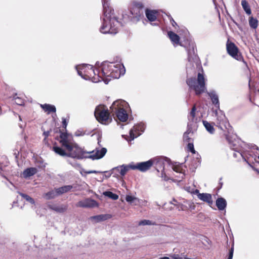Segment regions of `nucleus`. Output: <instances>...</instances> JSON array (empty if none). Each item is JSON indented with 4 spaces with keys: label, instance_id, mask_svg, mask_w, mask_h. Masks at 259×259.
I'll list each match as a JSON object with an SVG mask.
<instances>
[{
    "label": "nucleus",
    "instance_id": "obj_2",
    "mask_svg": "<svg viewBox=\"0 0 259 259\" xmlns=\"http://www.w3.org/2000/svg\"><path fill=\"white\" fill-rule=\"evenodd\" d=\"M97 77L93 78V82H98L101 80L107 84L111 78H118L124 74L125 70L123 64L118 62H103L96 69Z\"/></svg>",
    "mask_w": 259,
    "mask_h": 259
},
{
    "label": "nucleus",
    "instance_id": "obj_37",
    "mask_svg": "<svg viewBox=\"0 0 259 259\" xmlns=\"http://www.w3.org/2000/svg\"><path fill=\"white\" fill-rule=\"evenodd\" d=\"M249 24L251 28L255 29L258 26V21L256 19L251 17L249 19Z\"/></svg>",
    "mask_w": 259,
    "mask_h": 259
},
{
    "label": "nucleus",
    "instance_id": "obj_45",
    "mask_svg": "<svg viewBox=\"0 0 259 259\" xmlns=\"http://www.w3.org/2000/svg\"><path fill=\"white\" fill-rule=\"evenodd\" d=\"M82 172H84L86 174H97V173H100V171H96V170H89V171H85L84 169H82L81 171H80V174L82 176L83 175Z\"/></svg>",
    "mask_w": 259,
    "mask_h": 259
},
{
    "label": "nucleus",
    "instance_id": "obj_16",
    "mask_svg": "<svg viewBox=\"0 0 259 259\" xmlns=\"http://www.w3.org/2000/svg\"><path fill=\"white\" fill-rule=\"evenodd\" d=\"M208 96L210 97L212 104L217 108H220V103L219 97L215 91L212 90L207 92Z\"/></svg>",
    "mask_w": 259,
    "mask_h": 259
},
{
    "label": "nucleus",
    "instance_id": "obj_46",
    "mask_svg": "<svg viewBox=\"0 0 259 259\" xmlns=\"http://www.w3.org/2000/svg\"><path fill=\"white\" fill-rule=\"evenodd\" d=\"M170 21L171 24V25L175 27V26H178L177 23L175 21V20L173 19V18L171 17H169Z\"/></svg>",
    "mask_w": 259,
    "mask_h": 259
},
{
    "label": "nucleus",
    "instance_id": "obj_25",
    "mask_svg": "<svg viewBox=\"0 0 259 259\" xmlns=\"http://www.w3.org/2000/svg\"><path fill=\"white\" fill-rule=\"evenodd\" d=\"M168 36L174 44L178 45L180 41V37L172 31L168 32Z\"/></svg>",
    "mask_w": 259,
    "mask_h": 259
},
{
    "label": "nucleus",
    "instance_id": "obj_23",
    "mask_svg": "<svg viewBox=\"0 0 259 259\" xmlns=\"http://www.w3.org/2000/svg\"><path fill=\"white\" fill-rule=\"evenodd\" d=\"M40 107L45 112H47L48 114H50L52 112L55 113L56 111L55 106L53 105L48 104H40Z\"/></svg>",
    "mask_w": 259,
    "mask_h": 259
},
{
    "label": "nucleus",
    "instance_id": "obj_38",
    "mask_svg": "<svg viewBox=\"0 0 259 259\" xmlns=\"http://www.w3.org/2000/svg\"><path fill=\"white\" fill-rule=\"evenodd\" d=\"M155 224V222L147 220H142L140 221L138 224L139 226L154 225Z\"/></svg>",
    "mask_w": 259,
    "mask_h": 259
},
{
    "label": "nucleus",
    "instance_id": "obj_36",
    "mask_svg": "<svg viewBox=\"0 0 259 259\" xmlns=\"http://www.w3.org/2000/svg\"><path fill=\"white\" fill-rule=\"evenodd\" d=\"M18 193L22 198L25 199L27 201L29 202L32 204H35L34 200L32 198L30 197L29 195L21 192H18Z\"/></svg>",
    "mask_w": 259,
    "mask_h": 259
},
{
    "label": "nucleus",
    "instance_id": "obj_32",
    "mask_svg": "<svg viewBox=\"0 0 259 259\" xmlns=\"http://www.w3.org/2000/svg\"><path fill=\"white\" fill-rule=\"evenodd\" d=\"M241 5L246 13L248 15H250L251 14V11L248 3L246 0H242L241 1Z\"/></svg>",
    "mask_w": 259,
    "mask_h": 259
},
{
    "label": "nucleus",
    "instance_id": "obj_5",
    "mask_svg": "<svg viewBox=\"0 0 259 259\" xmlns=\"http://www.w3.org/2000/svg\"><path fill=\"white\" fill-rule=\"evenodd\" d=\"M186 82L190 90H194L197 95L203 93L206 90L205 79L203 75L201 73H198L197 78H188Z\"/></svg>",
    "mask_w": 259,
    "mask_h": 259
},
{
    "label": "nucleus",
    "instance_id": "obj_21",
    "mask_svg": "<svg viewBox=\"0 0 259 259\" xmlns=\"http://www.w3.org/2000/svg\"><path fill=\"white\" fill-rule=\"evenodd\" d=\"M216 206L219 210H225L227 206V201L223 197L218 198L216 200Z\"/></svg>",
    "mask_w": 259,
    "mask_h": 259
},
{
    "label": "nucleus",
    "instance_id": "obj_40",
    "mask_svg": "<svg viewBox=\"0 0 259 259\" xmlns=\"http://www.w3.org/2000/svg\"><path fill=\"white\" fill-rule=\"evenodd\" d=\"M188 53V60L189 62L192 61V59H193L192 55H194V48L193 47L192 50H188L187 51Z\"/></svg>",
    "mask_w": 259,
    "mask_h": 259
},
{
    "label": "nucleus",
    "instance_id": "obj_34",
    "mask_svg": "<svg viewBox=\"0 0 259 259\" xmlns=\"http://www.w3.org/2000/svg\"><path fill=\"white\" fill-rule=\"evenodd\" d=\"M93 219L97 220V222H100L102 221L106 220L110 218V215L109 214H100L98 215L94 216L92 217Z\"/></svg>",
    "mask_w": 259,
    "mask_h": 259
},
{
    "label": "nucleus",
    "instance_id": "obj_51",
    "mask_svg": "<svg viewBox=\"0 0 259 259\" xmlns=\"http://www.w3.org/2000/svg\"><path fill=\"white\" fill-rule=\"evenodd\" d=\"M5 167L3 166V165L0 163V170L1 171H4L5 170Z\"/></svg>",
    "mask_w": 259,
    "mask_h": 259
},
{
    "label": "nucleus",
    "instance_id": "obj_18",
    "mask_svg": "<svg viewBox=\"0 0 259 259\" xmlns=\"http://www.w3.org/2000/svg\"><path fill=\"white\" fill-rule=\"evenodd\" d=\"M48 207L57 212L62 213L64 212L67 209V206L64 205H57L54 204H48Z\"/></svg>",
    "mask_w": 259,
    "mask_h": 259
},
{
    "label": "nucleus",
    "instance_id": "obj_11",
    "mask_svg": "<svg viewBox=\"0 0 259 259\" xmlns=\"http://www.w3.org/2000/svg\"><path fill=\"white\" fill-rule=\"evenodd\" d=\"M145 125L144 123H138L133 126L130 130V137L132 140L141 135L144 131Z\"/></svg>",
    "mask_w": 259,
    "mask_h": 259
},
{
    "label": "nucleus",
    "instance_id": "obj_58",
    "mask_svg": "<svg viewBox=\"0 0 259 259\" xmlns=\"http://www.w3.org/2000/svg\"><path fill=\"white\" fill-rule=\"evenodd\" d=\"M19 119H20V120H21V116H19Z\"/></svg>",
    "mask_w": 259,
    "mask_h": 259
},
{
    "label": "nucleus",
    "instance_id": "obj_20",
    "mask_svg": "<svg viewBox=\"0 0 259 259\" xmlns=\"http://www.w3.org/2000/svg\"><path fill=\"white\" fill-rule=\"evenodd\" d=\"M198 198L200 200L208 203L209 204H211L213 202L211 195L208 193H203L201 194H199L198 195Z\"/></svg>",
    "mask_w": 259,
    "mask_h": 259
},
{
    "label": "nucleus",
    "instance_id": "obj_28",
    "mask_svg": "<svg viewBox=\"0 0 259 259\" xmlns=\"http://www.w3.org/2000/svg\"><path fill=\"white\" fill-rule=\"evenodd\" d=\"M191 125V124L190 123H188V129H187V131L184 133V135H183L184 141L186 142H188V143L191 142L193 141V140L192 139V138H191L189 136V135L190 133L192 134V130L190 127V126Z\"/></svg>",
    "mask_w": 259,
    "mask_h": 259
},
{
    "label": "nucleus",
    "instance_id": "obj_7",
    "mask_svg": "<svg viewBox=\"0 0 259 259\" xmlns=\"http://www.w3.org/2000/svg\"><path fill=\"white\" fill-rule=\"evenodd\" d=\"M94 115L96 119L102 124H107L111 121L108 110L104 105L97 106L95 109Z\"/></svg>",
    "mask_w": 259,
    "mask_h": 259
},
{
    "label": "nucleus",
    "instance_id": "obj_22",
    "mask_svg": "<svg viewBox=\"0 0 259 259\" xmlns=\"http://www.w3.org/2000/svg\"><path fill=\"white\" fill-rule=\"evenodd\" d=\"M64 148V149L61 147L54 145L53 147V150L60 156L68 157V151H66L65 148Z\"/></svg>",
    "mask_w": 259,
    "mask_h": 259
},
{
    "label": "nucleus",
    "instance_id": "obj_3",
    "mask_svg": "<svg viewBox=\"0 0 259 259\" xmlns=\"http://www.w3.org/2000/svg\"><path fill=\"white\" fill-rule=\"evenodd\" d=\"M110 0H102L104 12L102 25L100 31L101 33L115 34L118 32L119 22L113 14V10L109 7Z\"/></svg>",
    "mask_w": 259,
    "mask_h": 259
},
{
    "label": "nucleus",
    "instance_id": "obj_1",
    "mask_svg": "<svg viewBox=\"0 0 259 259\" xmlns=\"http://www.w3.org/2000/svg\"><path fill=\"white\" fill-rule=\"evenodd\" d=\"M59 142L62 147L65 148L68 151V157L74 159H82L89 158L93 160L99 159L102 158L107 152L105 148H96L91 152H85L77 144L71 142L67 135L65 133L60 134Z\"/></svg>",
    "mask_w": 259,
    "mask_h": 259
},
{
    "label": "nucleus",
    "instance_id": "obj_44",
    "mask_svg": "<svg viewBox=\"0 0 259 259\" xmlns=\"http://www.w3.org/2000/svg\"><path fill=\"white\" fill-rule=\"evenodd\" d=\"M234 253V243H233L231 248L229 249V255L227 259H232Z\"/></svg>",
    "mask_w": 259,
    "mask_h": 259
},
{
    "label": "nucleus",
    "instance_id": "obj_27",
    "mask_svg": "<svg viewBox=\"0 0 259 259\" xmlns=\"http://www.w3.org/2000/svg\"><path fill=\"white\" fill-rule=\"evenodd\" d=\"M203 124L206 130L210 134H213L215 132V129L213 125L206 120L202 121Z\"/></svg>",
    "mask_w": 259,
    "mask_h": 259
},
{
    "label": "nucleus",
    "instance_id": "obj_30",
    "mask_svg": "<svg viewBox=\"0 0 259 259\" xmlns=\"http://www.w3.org/2000/svg\"><path fill=\"white\" fill-rule=\"evenodd\" d=\"M73 187L71 185H66L63 187L57 188L58 194L60 195L63 193L69 192L72 189Z\"/></svg>",
    "mask_w": 259,
    "mask_h": 259
},
{
    "label": "nucleus",
    "instance_id": "obj_59",
    "mask_svg": "<svg viewBox=\"0 0 259 259\" xmlns=\"http://www.w3.org/2000/svg\"><path fill=\"white\" fill-rule=\"evenodd\" d=\"M110 175H111V174H110L109 176V174H107V176H108V177H110Z\"/></svg>",
    "mask_w": 259,
    "mask_h": 259
},
{
    "label": "nucleus",
    "instance_id": "obj_8",
    "mask_svg": "<svg viewBox=\"0 0 259 259\" xmlns=\"http://www.w3.org/2000/svg\"><path fill=\"white\" fill-rule=\"evenodd\" d=\"M215 114L217 117V126L222 130H228L230 125L225 115L221 111L219 112L216 111Z\"/></svg>",
    "mask_w": 259,
    "mask_h": 259
},
{
    "label": "nucleus",
    "instance_id": "obj_35",
    "mask_svg": "<svg viewBox=\"0 0 259 259\" xmlns=\"http://www.w3.org/2000/svg\"><path fill=\"white\" fill-rule=\"evenodd\" d=\"M103 194L106 197H108L112 200H116L118 199V195L117 194L112 193L111 191H105L103 192Z\"/></svg>",
    "mask_w": 259,
    "mask_h": 259
},
{
    "label": "nucleus",
    "instance_id": "obj_15",
    "mask_svg": "<svg viewBox=\"0 0 259 259\" xmlns=\"http://www.w3.org/2000/svg\"><path fill=\"white\" fill-rule=\"evenodd\" d=\"M227 50L228 54L234 58L239 60L240 57L238 55V49L232 42L227 44Z\"/></svg>",
    "mask_w": 259,
    "mask_h": 259
},
{
    "label": "nucleus",
    "instance_id": "obj_19",
    "mask_svg": "<svg viewBox=\"0 0 259 259\" xmlns=\"http://www.w3.org/2000/svg\"><path fill=\"white\" fill-rule=\"evenodd\" d=\"M37 171V168L35 167L27 168L23 171L22 176L24 178L27 179L34 175Z\"/></svg>",
    "mask_w": 259,
    "mask_h": 259
},
{
    "label": "nucleus",
    "instance_id": "obj_55",
    "mask_svg": "<svg viewBox=\"0 0 259 259\" xmlns=\"http://www.w3.org/2000/svg\"><path fill=\"white\" fill-rule=\"evenodd\" d=\"M233 156H234L235 157H237V153H234L233 154Z\"/></svg>",
    "mask_w": 259,
    "mask_h": 259
},
{
    "label": "nucleus",
    "instance_id": "obj_54",
    "mask_svg": "<svg viewBox=\"0 0 259 259\" xmlns=\"http://www.w3.org/2000/svg\"><path fill=\"white\" fill-rule=\"evenodd\" d=\"M159 259H169V258L167 256H164V257H160Z\"/></svg>",
    "mask_w": 259,
    "mask_h": 259
},
{
    "label": "nucleus",
    "instance_id": "obj_42",
    "mask_svg": "<svg viewBox=\"0 0 259 259\" xmlns=\"http://www.w3.org/2000/svg\"><path fill=\"white\" fill-rule=\"evenodd\" d=\"M249 146V148L252 149V150H255L256 152L255 153V155L256 157H257V158L259 159V151H258V147L255 145H252L251 144Z\"/></svg>",
    "mask_w": 259,
    "mask_h": 259
},
{
    "label": "nucleus",
    "instance_id": "obj_33",
    "mask_svg": "<svg viewBox=\"0 0 259 259\" xmlns=\"http://www.w3.org/2000/svg\"><path fill=\"white\" fill-rule=\"evenodd\" d=\"M196 111V105H194L193 106V107L191 109V111H190V112L189 113V114L188 116V118L189 122H194V121Z\"/></svg>",
    "mask_w": 259,
    "mask_h": 259
},
{
    "label": "nucleus",
    "instance_id": "obj_39",
    "mask_svg": "<svg viewBox=\"0 0 259 259\" xmlns=\"http://www.w3.org/2000/svg\"><path fill=\"white\" fill-rule=\"evenodd\" d=\"M14 100L15 103L18 105H23L24 104V100L21 98L19 97L16 95L15 96H14Z\"/></svg>",
    "mask_w": 259,
    "mask_h": 259
},
{
    "label": "nucleus",
    "instance_id": "obj_60",
    "mask_svg": "<svg viewBox=\"0 0 259 259\" xmlns=\"http://www.w3.org/2000/svg\"><path fill=\"white\" fill-rule=\"evenodd\" d=\"M110 175H111V174H110L109 176V174H107V176H108V177H110Z\"/></svg>",
    "mask_w": 259,
    "mask_h": 259
},
{
    "label": "nucleus",
    "instance_id": "obj_49",
    "mask_svg": "<svg viewBox=\"0 0 259 259\" xmlns=\"http://www.w3.org/2000/svg\"><path fill=\"white\" fill-rule=\"evenodd\" d=\"M19 153V152L18 150H16V151H14V155H15L16 158H18Z\"/></svg>",
    "mask_w": 259,
    "mask_h": 259
},
{
    "label": "nucleus",
    "instance_id": "obj_43",
    "mask_svg": "<svg viewBox=\"0 0 259 259\" xmlns=\"http://www.w3.org/2000/svg\"><path fill=\"white\" fill-rule=\"evenodd\" d=\"M188 150L191 151L192 153H195L196 151L194 148V145L192 142H189L187 145Z\"/></svg>",
    "mask_w": 259,
    "mask_h": 259
},
{
    "label": "nucleus",
    "instance_id": "obj_52",
    "mask_svg": "<svg viewBox=\"0 0 259 259\" xmlns=\"http://www.w3.org/2000/svg\"><path fill=\"white\" fill-rule=\"evenodd\" d=\"M194 194H197V196H198V194H200V193H199V190H198L196 189V190L194 191Z\"/></svg>",
    "mask_w": 259,
    "mask_h": 259
},
{
    "label": "nucleus",
    "instance_id": "obj_13",
    "mask_svg": "<svg viewBox=\"0 0 259 259\" xmlns=\"http://www.w3.org/2000/svg\"><path fill=\"white\" fill-rule=\"evenodd\" d=\"M153 162L152 165H154L157 169V170L159 171L158 168L164 169V162H166L169 163L170 160L166 157H156L154 158L151 159Z\"/></svg>",
    "mask_w": 259,
    "mask_h": 259
},
{
    "label": "nucleus",
    "instance_id": "obj_14",
    "mask_svg": "<svg viewBox=\"0 0 259 259\" xmlns=\"http://www.w3.org/2000/svg\"><path fill=\"white\" fill-rule=\"evenodd\" d=\"M97 205V203L95 200L89 198L79 201L76 204L77 207L83 208H91L95 207Z\"/></svg>",
    "mask_w": 259,
    "mask_h": 259
},
{
    "label": "nucleus",
    "instance_id": "obj_57",
    "mask_svg": "<svg viewBox=\"0 0 259 259\" xmlns=\"http://www.w3.org/2000/svg\"><path fill=\"white\" fill-rule=\"evenodd\" d=\"M220 185H221V188L222 187V184L223 183H220Z\"/></svg>",
    "mask_w": 259,
    "mask_h": 259
},
{
    "label": "nucleus",
    "instance_id": "obj_48",
    "mask_svg": "<svg viewBox=\"0 0 259 259\" xmlns=\"http://www.w3.org/2000/svg\"><path fill=\"white\" fill-rule=\"evenodd\" d=\"M62 125L63 127L66 128L67 125V123L66 120L65 118H63L62 119Z\"/></svg>",
    "mask_w": 259,
    "mask_h": 259
},
{
    "label": "nucleus",
    "instance_id": "obj_10",
    "mask_svg": "<svg viewBox=\"0 0 259 259\" xmlns=\"http://www.w3.org/2000/svg\"><path fill=\"white\" fill-rule=\"evenodd\" d=\"M227 139L229 142L231 149L237 152L241 156H242L243 150L242 145L243 143L238 139H234L231 140L228 137H227Z\"/></svg>",
    "mask_w": 259,
    "mask_h": 259
},
{
    "label": "nucleus",
    "instance_id": "obj_4",
    "mask_svg": "<svg viewBox=\"0 0 259 259\" xmlns=\"http://www.w3.org/2000/svg\"><path fill=\"white\" fill-rule=\"evenodd\" d=\"M128 106V103L124 100H117L112 103L110 109L113 115H116L119 121L125 122L128 119L126 109Z\"/></svg>",
    "mask_w": 259,
    "mask_h": 259
},
{
    "label": "nucleus",
    "instance_id": "obj_17",
    "mask_svg": "<svg viewBox=\"0 0 259 259\" xmlns=\"http://www.w3.org/2000/svg\"><path fill=\"white\" fill-rule=\"evenodd\" d=\"M172 169L175 171L178 175H176L175 177L178 178L177 180L178 181H181L185 177V174L182 172V169L181 165H173Z\"/></svg>",
    "mask_w": 259,
    "mask_h": 259
},
{
    "label": "nucleus",
    "instance_id": "obj_31",
    "mask_svg": "<svg viewBox=\"0 0 259 259\" xmlns=\"http://www.w3.org/2000/svg\"><path fill=\"white\" fill-rule=\"evenodd\" d=\"M59 196L57 189L51 190L45 194V197L47 199H51Z\"/></svg>",
    "mask_w": 259,
    "mask_h": 259
},
{
    "label": "nucleus",
    "instance_id": "obj_56",
    "mask_svg": "<svg viewBox=\"0 0 259 259\" xmlns=\"http://www.w3.org/2000/svg\"><path fill=\"white\" fill-rule=\"evenodd\" d=\"M19 126H20V127L21 128H23V125H22V124H19Z\"/></svg>",
    "mask_w": 259,
    "mask_h": 259
},
{
    "label": "nucleus",
    "instance_id": "obj_53",
    "mask_svg": "<svg viewBox=\"0 0 259 259\" xmlns=\"http://www.w3.org/2000/svg\"><path fill=\"white\" fill-rule=\"evenodd\" d=\"M161 175H162V176H161L162 178H163L164 180H167V177H166V176L165 175H164V176H163V172H162Z\"/></svg>",
    "mask_w": 259,
    "mask_h": 259
},
{
    "label": "nucleus",
    "instance_id": "obj_6",
    "mask_svg": "<svg viewBox=\"0 0 259 259\" xmlns=\"http://www.w3.org/2000/svg\"><path fill=\"white\" fill-rule=\"evenodd\" d=\"M75 68L78 74L85 80L92 79L93 82V78L97 77V72L92 65L83 64L76 65Z\"/></svg>",
    "mask_w": 259,
    "mask_h": 259
},
{
    "label": "nucleus",
    "instance_id": "obj_50",
    "mask_svg": "<svg viewBox=\"0 0 259 259\" xmlns=\"http://www.w3.org/2000/svg\"><path fill=\"white\" fill-rule=\"evenodd\" d=\"M70 164H71V163H70ZM72 166L75 167H80V165L79 164H78V163H74L73 164H72Z\"/></svg>",
    "mask_w": 259,
    "mask_h": 259
},
{
    "label": "nucleus",
    "instance_id": "obj_12",
    "mask_svg": "<svg viewBox=\"0 0 259 259\" xmlns=\"http://www.w3.org/2000/svg\"><path fill=\"white\" fill-rule=\"evenodd\" d=\"M130 169V163L128 165L123 164L112 168L111 174L116 178L120 176H124Z\"/></svg>",
    "mask_w": 259,
    "mask_h": 259
},
{
    "label": "nucleus",
    "instance_id": "obj_47",
    "mask_svg": "<svg viewBox=\"0 0 259 259\" xmlns=\"http://www.w3.org/2000/svg\"><path fill=\"white\" fill-rule=\"evenodd\" d=\"M50 132L49 131L44 132L43 135L45 136L44 141H46L47 138L50 135Z\"/></svg>",
    "mask_w": 259,
    "mask_h": 259
},
{
    "label": "nucleus",
    "instance_id": "obj_29",
    "mask_svg": "<svg viewBox=\"0 0 259 259\" xmlns=\"http://www.w3.org/2000/svg\"><path fill=\"white\" fill-rule=\"evenodd\" d=\"M125 200L129 203L133 204L135 205H137L140 203V199L139 198L131 195H126Z\"/></svg>",
    "mask_w": 259,
    "mask_h": 259
},
{
    "label": "nucleus",
    "instance_id": "obj_26",
    "mask_svg": "<svg viewBox=\"0 0 259 259\" xmlns=\"http://www.w3.org/2000/svg\"><path fill=\"white\" fill-rule=\"evenodd\" d=\"M156 11L147 9L146 10V17L150 21H154L156 19Z\"/></svg>",
    "mask_w": 259,
    "mask_h": 259
},
{
    "label": "nucleus",
    "instance_id": "obj_61",
    "mask_svg": "<svg viewBox=\"0 0 259 259\" xmlns=\"http://www.w3.org/2000/svg\"><path fill=\"white\" fill-rule=\"evenodd\" d=\"M123 126V124H121V127L122 128V126Z\"/></svg>",
    "mask_w": 259,
    "mask_h": 259
},
{
    "label": "nucleus",
    "instance_id": "obj_9",
    "mask_svg": "<svg viewBox=\"0 0 259 259\" xmlns=\"http://www.w3.org/2000/svg\"><path fill=\"white\" fill-rule=\"evenodd\" d=\"M153 162L150 159L147 161L138 162L136 164L132 162L130 163V167L131 169H138L140 171L145 172L150 168L152 166Z\"/></svg>",
    "mask_w": 259,
    "mask_h": 259
},
{
    "label": "nucleus",
    "instance_id": "obj_41",
    "mask_svg": "<svg viewBox=\"0 0 259 259\" xmlns=\"http://www.w3.org/2000/svg\"><path fill=\"white\" fill-rule=\"evenodd\" d=\"M171 259H187V257L184 253L182 254L181 255L178 254H174L171 256Z\"/></svg>",
    "mask_w": 259,
    "mask_h": 259
},
{
    "label": "nucleus",
    "instance_id": "obj_24",
    "mask_svg": "<svg viewBox=\"0 0 259 259\" xmlns=\"http://www.w3.org/2000/svg\"><path fill=\"white\" fill-rule=\"evenodd\" d=\"M130 13L133 17L139 19L142 13L141 9L138 6H135L132 8Z\"/></svg>",
    "mask_w": 259,
    "mask_h": 259
}]
</instances>
